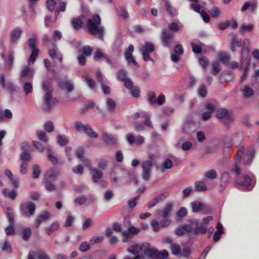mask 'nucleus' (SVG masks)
Masks as SVG:
<instances>
[{"mask_svg": "<svg viewBox=\"0 0 259 259\" xmlns=\"http://www.w3.org/2000/svg\"><path fill=\"white\" fill-rule=\"evenodd\" d=\"M127 251L134 255L140 254L144 259V256L151 259H167L168 253L166 250L158 251L148 243L135 244L127 248Z\"/></svg>", "mask_w": 259, "mask_h": 259, "instance_id": "f257e3e1", "label": "nucleus"}, {"mask_svg": "<svg viewBox=\"0 0 259 259\" xmlns=\"http://www.w3.org/2000/svg\"><path fill=\"white\" fill-rule=\"evenodd\" d=\"M41 88L44 92L42 109L44 111H49L58 102V100L53 97L54 89L51 82H42Z\"/></svg>", "mask_w": 259, "mask_h": 259, "instance_id": "f03ea898", "label": "nucleus"}, {"mask_svg": "<svg viewBox=\"0 0 259 259\" xmlns=\"http://www.w3.org/2000/svg\"><path fill=\"white\" fill-rule=\"evenodd\" d=\"M101 19L98 14H95L92 19L87 21V27L92 34L97 36L101 40L103 39L104 28L99 26Z\"/></svg>", "mask_w": 259, "mask_h": 259, "instance_id": "7ed1b4c3", "label": "nucleus"}, {"mask_svg": "<svg viewBox=\"0 0 259 259\" xmlns=\"http://www.w3.org/2000/svg\"><path fill=\"white\" fill-rule=\"evenodd\" d=\"M148 158L149 159L143 161L142 163V178L147 181L150 179L152 167L156 158V155L153 153H150L148 155Z\"/></svg>", "mask_w": 259, "mask_h": 259, "instance_id": "20e7f679", "label": "nucleus"}, {"mask_svg": "<svg viewBox=\"0 0 259 259\" xmlns=\"http://www.w3.org/2000/svg\"><path fill=\"white\" fill-rule=\"evenodd\" d=\"M172 207V203L167 202L166 203L165 207L159 211V215L163 218V219L160 222L161 227H167L170 224V221L167 218L169 216Z\"/></svg>", "mask_w": 259, "mask_h": 259, "instance_id": "39448f33", "label": "nucleus"}, {"mask_svg": "<svg viewBox=\"0 0 259 259\" xmlns=\"http://www.w3.org/2000/svg\"><path fill=\"white\" fill-rule=\"evenodd\" d=\"M74 127L76 131L86 134L88 136L92 138H96L98 134L88 124H84L80 121H76Z\"/></svg>", "mask_w": 259, "mask_h": 259, "instance_id": "423d86ee", "label": "nucleus"}, {"mask_svg": "<svg viewBox=\"0 0 259 259\" xmlns=\"http://www.w3.org/2000/svg\"><path fill=\"white\" fill-rule=\"evenodd\" d=\"M147 100L150 104L155 106H160L165 102V98L163 94H160L156 99V94L152 91L148 92Z\"/></svg>", "mask_w": 259, "mask_h": 259, "instance_id": "0eeeda50", "label": "nucleus"}, {"mask_svg": "<svg viewBox=\"0 0 259 259\" xmlns=\"http://www.w3.org/2000/svg\"><path fill=\"white\" fill-rule=\"evenodd\" d=\"M255 176L252 173L244 175V191H250L256 184Z\"/></svg>", "mask_w": 259, "mask_h": 259, "instance_id": "6e6552de", "label": "nucleus"}, {"mask_svg": "<svg viewBox=\"0 0 259 259\" xmlns=\"http://www.w3.org/2000/svg\"><path fill=\"white\" fill-rule=\"evenodd\" d=\"M35 210V205L31 201L24 202L21 204V210L22 215L29 218L33 215Z\"/></svg>", "mask_w": 259, "mask_h": 259, "instance_id": "1a4fd4ad", "label": "nucleus"}, {"mask_svg": "<svg viewBox=\"0 0 259 259\" xmlns=\"http://www.w3.org/2000/svg\"><path fill=\"white\" fill-rule=\"evenodd\" d=\"M155 47L154 45L149 41H146L145 45L140 48V52L142 53L143 59L145 61H153L150 57L149 54L153 52Z\"/></svg>", "mask_w": 259, "mask_h": 259, "instance_id": "9d476101", "label": "nucleus"}, {"mask_svg": "<svg viewBox=\"0 0 259 259\" xmlns=\"http://www.w3.org/2000/svg\"><path fill=\"white\" fill-rule=\"evenodd\" d=\"M243 159V150L240 148L234 157V165L233 171L237 176H239L241 171V165Z\"/></svg>", "mask_w": 259, "mask_h": 259, "instance_id": "9b49d317", "label": "nucleus"}, {"mask_svg": "<svg viewBox=\"0 0 259 259\" xmlns=\"http://www.w3.org/2000/svg\"><path fill=\"white\" fill-rule=\"evenodd\" d=\"M6 48L3 44H0V55L4 60L5 63L7 64L8 68H10L13 66V60L14 58V52L11 51L8 53V58L5 55Z\"/></svg>", "mask_w": 259, "mask_h": 259, "instance_id": "f8f14e48", "label": "nucleus"}, {"mask_svg": "<svg viewBox=\"0 0 259 259\" xmlns=\"http://www.w3.org/2000/svg\"><path fill=\"white\" fill-rule=\"evenodd\" d=\"M216 116L225 124L229 123L232 120V116L230 113L225 108H220L217 110Z\"/></svg>", "mask_w": 259, "mask_h": 259, "instance_id": "ddd939ff", "label": "nucleus"}, {"mask_svg": "<svg viewBox=\"0 0 259 259\" xmlns=\"http://www.w3.org/2000/svg\"><path fill=\"white\" fill-rule=\"evenodd\" d=\"M255 156V149L254 146L249 147L244 154V164H250Z\"/></svg>", "mask_w": 259, "mask_h": 259, "instance_id": "4468645a", "label": "nucleus"}, {"mask_svg": "<svg viewBox=\"0 0 259 259\" xmlns=\"http://www.w3.org/2000/svg\"><path fill=\"white\" fill-rule=\"evenodd\" d=\"M162 44L164 47L170 48L173 42V35L170 32L166 31L162 32V35L161 36Z\"/></svg>", "mask_w": 259, "mask_h": 259, "instance_id": "2eb2a0df", "label": "nucleus"}, {"mask_svg": "<svg viewBox=\"0 0 259 259\" xmlns=\"http://www.w3.org/2000/svg\"><path fill=\"white\" fill-rule=\"evenodd\" d=\"M34 70L33 67L27 64L23 66L20 71L21 77L23 78L31 77L34 75Z\"/></svg>", "mask_w": 259, "mask_h": 259, "instance_id": "dca6fc26", "label": "nucleus"}, {"mask_svg": "<svg viewBox=\"0 0 259 259\" xmlns=\"http://www.w3.org/2000/svg\"><path fill=\"white\" fill-rule=\"evenodd\" d=\"M168 196L167 193H162L156 196L154 199L151 200L148 204V207L152 208L155 206L158 203L163 201Z\"/></svg>", "mask_w": 259, "mask_h": 259, "instance_id": "f3484780", "label": "nucleus"}, {"mask_svg": "<svg viewBox=\"0 0 259 259\" xmlns=\"http://www.w3.org/2000/svg\"><path fill=\"white\" fill-rule=\"evenodd\" d=\"M90 172L93 181L94 183H99L100 180L103 177V172L100 169L96 167L90 168Z\"/></svg>", "mask_w": 259, "mask_h": 259, "instance_id": "a211bd4d", "label": "nucleus"}, {"mask_svg": "<svg viewBox=\"0 0 259 259\" xmlns=\"http://www.w3.org/2000/svg\"><path fill=\"white\" fill-rule=\"evenodd\" d=\"M22 32L23 30L20 28L13 29L10 33L11 43L13 44L17 43L20 39Z\"/></svg>", "mask_w": 259, "mask_h": 259, "instance_id": "6ab92c4d", "label": "nucleus"}, {"mask_svg": "<svg viewBox=\"0 0 259 259\" xmlns=\"http://www.w3.org/2000/svg\"><path fill=\"white\" fill-rule=\"evenodd\" d=\"M205 107L208 111L204 112L202 113V118L204 120H207L210 118L212 113L215 110V106L211 103H207L205 105Z\"/></svg>", "mask_w": 259, "mask_h": 259, "instance_id": "aec40b11", "label": "nucleus"}, {"mask_svg": "<svg viewBox=\"0 0 259 259\" xmlns=\"http://www.w3.org/2000/svg\"><path fill=\"white\" fill-rule=\"evenodd\" d=\"M1 87L10 92H16L20 89L13 82H1Z\"/></svg>", "mask_w": 259, "mask_h": 259, "instance_id": "412c9836", "label": "nucleus"}, {"mask_svg": "<svg viewBox=\"0 0 259 259\" xmlns=\"http://www.w3.org/2000/svg\"><path fill=\"white\" fill-rule=\"evenodd\" d=\"M51 217V214L47 211L39 214L36 220V226L39 227L41 222L48 221Z\"/></svg>", "mask_w": 259, "mask_h": 259, "instance_id": "4be33fe9", "label": "nucleus"}, {"mask_svg": "<svg viewBox=\"0 0 259 259\" xmlns=\"http://www.w3.org/2000/svg\"><path fill=\"white\" fill-rule=\"evenodd\" d=\"M60 224L58 221L53 222L49 226L45 228V232L48 236H50L59 228Z\"/></svg>", "mask_w": 259, "mask_h": 259, "instance_id": "5701e85b", "label": "nucleus"}, {"mask_svg": "<svg viewBox=\"0 0 259 259\" xmlns=\"http://www.w3.org/2000/svg\"><path fill=\"white\" fill-rule=\"evenodd\" d=\"M173 163L169 159H166L160 165L157 166V169L161 172H164L165 170L172 167Z\"/></svg>", "mask_w": 259, "mask_h": 259, "instance_id": "b1692460", "label": "nucleus"}, {"mask_svg": "<svg viewBox=\"0 0 259 259\" xmlns=\"http://www.w3.org/2000/svg\"><path fill=\"white\" fill-rule=\"evenodd\" d=\"M216 229L217 231L214 233L213 237L214 242L218 241L221 238V235L224 233L223 226L220 222H218Z\"/></svg>", "mask_w": 259, "mask_h": 259, "instance_id": "393cba45", "label": "nucleus"}, {"mask_svg": "<svg viewBox=\"0 0 259 259\" xmlns=\"http://www.w3.org/2000/svg\"><path fill=\"white\" fill-rule=\"evenodd\" d=\"M103 138L104 141L109 145L115 144L117 141V139L115 136L107 133L103 134Z\"/></svg>", "mask_w": 259, "mask_h": 259, "instance_id": "a878e982", "label": "nucleus"}, {"mask_svg": "<svg viewBox=\"0 0 259 259\" xmlns=\"http://www.w3.org/2000/svg\"><path fill=\"white\" fill-rule=\"evenodd\" d=\"M164 5L166 12L171 16H175L177 15V9L171 5L168 1H165Z\"/></svg>", "mask_w": 259, "mask_h": 259, "instance_id": "bb28decb", "label": "nucleus"}, {"mask_svg": "<svg viewBox=\"0 0 259 259\" xmlns=\"http://www.w3.org/2000/svg\"><path fill=\"white\" fill-rule=\"evenodd\" d=\"M58 176V172L55 168L49 169L45 176L44 179H47L50 181H54Z\"/></svg>", "mask_w": 259, "mask_h": 259, "instance_id": "cd10ccee", "label": "nucleus"}, {"mask_svg": "<svg viewBox=\"0 0 259 259\" xmlns=\"http://www.w3.org/2000/svg\"><path fill=\"white\" fill-rule=\"evenodd\" d=\"M116 76L117 78L120 81H131L128 76L126 71L123 69L118 71Z\"/></svg>", "mask_w": 259, "mask_h": 259, "instance_id": "c85d7f7f", "label": "nucleus"}, {"mask_svg": "<svg viewBox=\"0 0 259 259\" xmlns=\"http://www.w3.org/2000/svg\"><path fill=\"white\" fill-rule=\"evenodd\" d=\"M84 18L83 15H81L78 18H73L72 20V25L75 29H79L81 28L83 23V19Z\"/></svg>", "mask_w": 259, "mask_h": 259, "instance_id": "c756f323", "label": "nucleus"}, {"mask_svg": "<svg viewBox=\"0 0 259 259\" xmlns=\"http://www.w3.org/2000/svg\"><path fill=\"white\" fill-rule=\"evenodd\" d=\"M231 50L235 52V47H240L241 46V39H239L235 34H232Z\"/></svg>", "mask_w": 259, "mask_h": 259, "instance_id": "7c9ffc66", "label": "nucleus"}, {"mask_svg": "<svg viewBox=\"0 0 259 259\" xmlns=\"http://www.w3.org/2000/svg\"><path fill=\"white\" fill-rule=\"evenodd\" d=\"M59 85L62 90L68 92H71L74 88L73 85L71 82H59Z\"/></svg>", "mask_w": 259, "mask_h": 259, "instance_id": "2f4dec72", "label": "nucleus"}, {"mask_svg": "<svg viewBox=\"0 0 259 259\" xmlns=\"http://www.w3.org/2000/svg\"><path fill=\"white\" fill-rule=\"evenodd\" d=\"M37 39V36L36 34H34L31 37L29 38L28 40V46L31 51L32 50H39L36 48V42Z\"/></svg>", "mask_w": 259, "mask_h": 259, "instance_id": "473e14b6", "label": "nucleus"}, {"mask_svg": "<svg viewBox=\"0 0 259 259\" xmlns=\"http://www.w3.org/2000/svg\"><path fill=\"white\" fill-rule=\"evenodd\" d=\"M3 193L6 197L14 199L17 195V191L15 190L10 191L8 189L5 188L3 190Z\"/></svg>", "mask_w": 259, "mask_h": 259, "instance_id": "72a5a7b5", "label": "nucleus"}, {"mask_svg": "<svg viewBox=\"0 0 259 259\" xmlns=\"http://www.w3.org/2000/svg\"><path fill=\"white\" fill-rule=\"evenodd\" d=\"M57 143L61 146H64L69 143V140L65 135H58L57 137Z\"/></svg>", "mask_w": 259, "mask_h": 259, "instance_id": "f704fd0d", "label": "nucleus"}, {"mask_svg": "<svg viewBox=\"0 0 259 259\" xmlns=\"http://www.w3.org/2000/svg\"><path fill=\"white\" fill-rule=\"evenodd\" d=\"M192 211L194 212L199 211L204 207L203 204L199 201H195L191 203Z\"/></svg>", "mask_w": 259, "mask_h": 259, "instance_id": "c9c22d12", "label": "nucleus"}, {"mask_svg": "<svg viewBox=\"0 0 259 259\" xmlns=\"http://www.w3.org/2000/svg\"><path fill=\"white\" fill-rule=\"evenodd\" d=\"M195 190L197 191H204L207 190V187L202 181H197L194 184Z\"/></svg>", "mask_w": 259, "mask_h": 259, "instance_id": "e433bc0d", "label": "nucleus"}, {"mask_svg": "<svg viewBox=\"0 0 259 259\" xmlns=\"http://www.w3.org/2000/svg\"><path fill=\"white\" fill-rule=\"evenodd\" d=\"M218 57L220 60L226 65L229 63L230 59L229 56L224 52L220 53L218 54Z\"/></svg>", "mask_w": 259, "mask_h": 259, "instance_id": "4c0bfd02", "label": "nucleus"}, {"mask_svg": "<svg viewBox=\"0 0 259 259\" xmlns=\"http://www.w3.org/2000/svg\"><path fill=\"white\" fill-rule=\"evenodd\" d=\"M57 4L59 5V8L55 11L56 16L57 17L60 12H65L66 10V3L61 1H58Z\"/></svg>", "mask_w": 259, "mask_h": 259, "instance_id": "58836bf2", "label": "nucleus"}, {"mask_svg": "<svg viewBox=\"0 0 259 259\" xmlns=\"http://www.w3.org/2000/svg\"><path fill=\"white\" fill-rule=\"evenodd\" d=\"M106 54L102 52L101 49L98 48L95 52L94 59L96 61H98L102 58L104 59L106 57Z\"/></svg>", "mask_w": 259, "mask_h": 259, "instance_id": "ea45409f", "label": "nucleus"}, {"mask_svg": "<svg viewBox=\"0 0 259 259\" xmlns=\"http://www.w3.org/2000/svg\"><path fill=\"white\" fill-rule=\"evenodd\" d=\"M172 253L176 255H181V247L177 243H172L170 246Z\"/></svg>", "mask_w": 259, "mask_h": 259, "instance_id": "a19ab883", "label": "nucleus"}, {"mask_svg": "<svg viewBox=\"0 0 259 259\" xmlns=\"http://www.w3.org/2000/svg\"><path fill=\"white\" fill-rule=\"evenodd\" d=\"M36 135L38 139L43 142L47 143L48 141V138L47 136L46 133L43 131H37L36 132Z\"/></svg>", "mask_w": 259, "mask_h": 259, "instance_id": "79ce46f5", "label": "nucleus"}, {"mask_svg": "<svg viewBox=\"0 0 259 259\" xmlns=\"http://www.w3.org/2000/svg\"><path fill=\"white\" fill-rule=\"evenodd\" d=\"M204 176L208 179L213 180L217 178V173L215 170L210 169L204 173Z\"/></svg>", "mask_w": 259, "mask_h": 259, "instance_id": "37998d69", "label": "nucleus"}, {"mask_svg": "<svg viewBox=\"0 0 259 259\" xmlns=\"http://www.w3.org/2000/svg\"><path fill=\"white\" fill-rule=\"evenodd\" d=\"M57 19V17L55 16V18H53L52 16H47L45 19V25L49 27L54 23Z\"/></svg>", "mask_w": 259, "mask_h": 259, "instance_id": "c03bdc74", "label": "nucleus"}, {"mask_svg": "<svg viewBox=\"0 0 259 259\" xmlns=\"http://www.w3.org/2000/svg\"><path fill=\"white\" fill-rule=\"evenodd\" d=\"M44 128L46 131L48 133H52L54 130V126L53 123L50 121L48 120L46 121L44 125Z\"/></svg>", "mask_w": 259, "mask_h": 259, "instance_id": "a18cd8bd", "label": "nucleus"}, {"mask_svg": "<svg viewBox=\"0 0 259 259\" xmlns=\"http://www.w3.org/2000/svg\"><path fill=\"white\" fill-rule=\"evenodd\" d=\"M140 195H138L135 197L132 198L127 201V204L130 208H133L137 204L138 201L140 199Z\"/></svg>", "mask_w": 259, "mask_h": 259, "instance_id": "49530a36", "label": "nucleus"}, {"mask_svg": "<svg viewBox=\"0 0 259 259\" xmlns=\"http://www.w3.org/2000/svg\"><path fill=\"white\" fill-rule=\"evenodd\" d=\"M45 188L48 191H53L55 189V186L53 184L50 180L47 179L43 180Z\"/></svg>", "mask_w": 259, "mask_h": 259, "instance_id": "de8ad7c7", "label": "nucleus"}, {"mask_svg": "<svg viewBox=\"0 0 259 259\" xmlns=\"http://www.w3.org/2000/svg\"><path fill=\"white\" fill-rule=\"evenodd\" d=\"M41 173V168L39 166L35 164L33 167V173L32 177L33 179H37Z\"/></svg>", "mask_w": 259, "mask_h": 259, "instance_id": "09e8293b", "label": "nucleus"}, {"mask_svg": "<svg viewBox=\"0 0 259 259\" xmlns=\"http://www.w3.org/2000/svg\"><path fill=\"white\" fill-rule=\"evenodd\" d=\"M207 229L205 225L201 224H198L197 226L195 228V232L196 234L202 233L204 234L206 232Z\"/></svg>", "mask_w": 259, "mask_h": 259, "instance_id": "8fccbe9b", "label": "nucleus"}, {"mask_svg": "<svg viewBox=\"0 0 259 259\" xmlns=\"http://www.w3.org/2000/svg\"><path fill=\"white\" fill-rule=\"evenodd\" d=\"M39 50H32L30 55L28 64L30 65L31 63H33L38 56Z\"/></svg>", "mask_w": 259, "mask_h": 259, "instance_id": "3c124183", "label": "nucleus"}, {"mask_svg": "<svg viewBox=\"0 0 259 259\" xmlns=\"http://www.w3.org/2000/svg\"><path fill=\"white\" fill-rule=\"evenodd\" d=\"M31 230L30 228H26L22 231V238L24 240H27L31 235Z\"/></svg>", "mask_w": 259, "mask_h": 259, "instance_id": "603ef678", "label": "nucleus"}, {"mask_svg": "<svg viewBox=\"0 0 259 259\" xmlns=\"http://www.w3.org/2000/svg\"><path fill=\"white\" fill-rule=\"evenodd\" d=\"M1 248L4 251L9 253L12 252L11 245L8 241H5L4 243L1 245Z\"/></svg>", "mask_w": 259, "mask_h": 259, "instance_id": "864d4df0", "label": "nucleus"}, {"mask_svg": "<svg viewBox=\"0 0 259 259\" xmlns=\"http://www.w3.org/2000/svg\"><path fill=\"white\" fill-rule=\"evenodd\" d=\"M106 103L107 109L109 111H112L115 109V103L113 100L111 98H107Z\"/></svg>", "mask_w": 259, "mask_h": 259, "instance_id": "5fc2aeb1", "label": "nucleus"}, {"mask_svg": "<svg viewBox=\"0 0 259 259\" xmlns=\"http://www.w3.org/2000/svg\"><path fill=\"white\" fill-rule=\"evenodd\" d=\"M87 201V197L83 195L76 197L74 200V202L76 205H83L85 204Z\"/></svg>", "mask_w": 259, "mask_h": 259, "instance_id": "6e6d98bb", "label": "nucleus"}, {"mask_svg": "<svg viewBox=\"0 0 259 259\" xmlns=\"http://www.w3.org/2000/svg\"><path fill=\"white\" fill-rule=\"evenodd\" d=\"M108 164V161L104 158H101L98 160V166L101 169H105L106 168Z\"/></svg>", "mask_w": 259, "mask_h": 259, "instance_id": "4d7b16f0", "label": "nucleus"}, {"mask_svg": "<svg viewBox=\"0 0 259 259\" xmlns=\"http://www.w3.org/2000/svg\"><path fill=\"white\" fill-rule=\"evenodd\" d=\"M23 90L25 95H27L32 91V85L30 82H25L23 85Z\"/></svg>", "mask_w": 259, "mask_h": 259, "instance_id": "13d9d810", "label": "nucleus"}, {"mask_svg": "<svg viewBox=\"0 0 259 259\" xmlns=\"http://www.w3.org/2000/svg\"><path fill=\"white\" fill-rule=\"evenodd\" d=\"M125 57L128 65H132L135 67L138 66V63L136 60L134 58L133 55L125 56Z\"/></svg>", "mask_w": 259, "mask_h": 259, "instance_id": "bf43d9fd", "label": "nucleus"}, {"mask_svg": "<svg viewBox=\"0 0 259 259\" xmlns=\"http://www.w3.org/2000/svg\"><path fill=\"white\" fill-rule=\"evenodd\" d=\"M110 179L113 184H117L118 178L116 177V174L114 169H112L110 173Z\"/></svg>", "mask_w": 259, "mask_h": 259, "instance_id": "052dcab7", "label": "nucleus"}, {"mask_svg": "<svg viewBox=\"0 0 259 259\" xmlns=\"http://www.w3.org/2000/svg\"><path fill=\"white\" fill-rule=\"evenodd\" d=\"M7 214L9 223L13 224L14 221L13 209L11 208H8L7 210Z\"/></svg>", "mask_w": 259, "mask_h": 259, "instance_id": "680f3d73", "label": "nucleus"}, {"mask_svg": "<svg viewBox=\"0 0 259 259\" xmlns=\"http://www.w3.org/2000/svg\"><path fill=\"white\" fill-rule=\"evenodd\" d=\"M141 113L143 115V117L145 118L144 124L147 126L152 127V122L150 120V116L149 114L145 111H143Z\"/></svg>", "mask_w": 259, "mask_h": 259, "instance_id": "e2e57ef3", "label": "nucleus"}, {"mask_svg": "<svg viewBox=\"0 0 259 259\" xmlns=\"http://www.w3.org/2000/svg\"><path fill=\"white\" fill-rule=\"evenodd\" d=\"M254 94L253 90L247 86L244 87V97H250L253 96Z\"/></svg>", "mask_w": 259, "mask_h": 259, "instance_id": "0e129e2a", "label": "nucleus"}, {"mask_svg": "<svg viewBox=\"0 0 259 259\" xmlns=\"http://www.w3.org/2000/svg\"><path fill=\"white\" fill-rule=\"evenodd\" d=\"M104 240V237L103 236H97L93 237L90 240V243L91 245H94L95 243H100Z\"/></svg>", "mask_w": 259, "mask_h": 259, "instance_id": "69168bd1", "label": "nucleus"}, {"mask_svg": "<svg viewBox=\"0 0 259 259\" xmlns=\"http://www.w3.org/2000/svg\"><path fill=\"white\" fill-rule=\"evenodd\" d=\"M90 243L82 242L79 247V250L81 252H85L90 249Z\"/></svg>", "mask_w": 259, "mask_h": 259, "instance_id": "338daca9", "label": "nucleus"}, {"mask_svg": "<svg viewBox=\"0 0 259 259\" xmlns=\"http://www.w3.org/2000/svg\"><path fill=\"white\" fill-rule=\"evenodd\" d=\"M209 13H210V15H211V16L213 18L218 17L221 14L220 9L217 7L212 8L210 10Z\"/></svg>", "mask_w": 259, "mask_h": 259, "instance_id": "774afa93", "label": "nucleus"}]
</instances>
